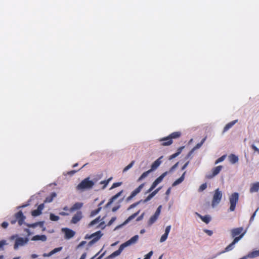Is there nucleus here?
<instances>
[{"label":"nucleus","instance_id":"obj_1","mask_svg":"<svg viewBox=\"0 0 259 259\" xmlns=\"http://www.w3.org/2000/svg\"><path fill=\"white\" fill-rule=\"evenodd\" d=\"M97 182V179H94L93 181L90 180L88 177L83 180L77 186V189L78 190H83L84 189H90L93 188L95 183Z\"/></svg>","mask_w":259,"mask_h":259},{"label":"nucleus","instance_id":"obj_2","mask_svg":"<svg viewBox=\"0 0 259 259\" xmlns=\"http://www.w3.org/2000/svg\"><path fill=\"white\" fill-rule=\"evenodd\" d=\"M238 199L239 194L237 192L232 193L229 197V201L230 203L229 210L230 211H233L235 210L236 206L238 203Z\"/></svg>","mask_w":259,"mask_h":259},{"label":"nucleus","instance_id":"obj_3","mask_svg":"<svg viewBox=\"0 0 259 259\" xmlns=\"http://www.w3.org/2000/svg\"><path fill=\"white\" fill-rule=\"evenodd\" d=\"M26 219V217L23 215L22 211H19L15 214V219L11 220L10 221V223L11 224H15L16 222H18L19 226H21L23 224H24V221Z\"/></svg>","mask_w":259,"mask_h":259},{"label":"nucleus","instance_id":"obj_4","mask_svg":"<svg viewBox=\"0 0 259 259\" xmlns=\"http://www.w3.org/2000/svg\"><path fill=\"white\" fill-rule=\"evenodd\" d=\"M222 198V191H220L219 189H217L214 191V193L212 197V200L211 202L212 206L214 207L215 206L217 205L221 202Z\"/></svg>","mask_w":259,"mask_h":259},{"label":"nucleus","instance_id":"obj_5","mask_svg":"<svg viewBox=\"0 0 259 259\" xmlns=\"http://www.w3.org/2000/svg\"><path fill=\"white\" fill-rule=\"evenodd\" d=\"M29 241V239L27 237L22 238L18 237L16 239L15 244L14 245V248L17 249L18 247L20 246H23L27 244Z\"/></svg>","mask_w":259,"mask_h":259},{"label":"nucleus","instance_id":"obj_6","mask_svg":"<svg viewBox=\"0 0 259 259\" xmlns=\"http://www.w3.org/2000/svg\"><path fill=\"white\" fill-rule=\"evenodd\" d=\"M246 233V230H244L243 228L242 227L232 229L231 230V235L232 237L235 238L243 234V236Z\"/></svg>","mask_w":259,"mask_h":259},{"label":"nucleus","instance_id":"obj_7","mask_svg":"<svg viewBox=\"0 0 259 259\" xmlns=\"http://www.w3.org/2000/svg\"><path fill=\"white\" fill-rule=\"evenodd\" d=\"M82 206L83 203L82 202H76L70 208L66 206L63 207V209L65 211H69L70 212H73L79 210Z\"/></svg>","mask_w":259,"mask_h":259},{"label":"nucleus","instance_id":"obj_8","mask_svg":"<svg viewBox=\"0 0 259 259\" xmlns=\"http://www.w3.org/2000/svg\"><path fill=\"white\" fill-rule=\"evenodd\" d=\"M83 218L82 212L81 211H77L75 213L71 220L70 223L73 224H76L79 222Z\"/></svg>","mask_w":259,"mask_h":259},{"label":"nucleus","instance_id":"obj_9","mask_svg":"<svg viewBox=\"0 0 259 259\" xmlns=\"http://www.w3.org/2000/svg\"><path fill=\"white\" fill-rule=\"evenodd\" d=\"M243 236V234L239 236L238 237H235L232 243H231L229 245H228L225 249L224 252L229 251L232 250L234 247L235 244L238 242Z\"/></svg>","mask_w":259,"mask_h":259},{"label":"nucleus","instance_id":"obj_10","mask_svg":"<svg viewBox=\"0 0 259 259\" xmlns=\"http://www.w3.org/2000/svg\"><path fill=\"white\" fill-rule=\"evenodd\" d=\"M223 168V166L222 165H219L216 167H214L212 169V173L210 175H208L206 176V178L208 179H211L213 178L214 177L219 174L221 170Z\"/></svg>","mask_w":259,"mask_h":259},{"label":"nucleus","instance_id":"obj_11","mask_svg":"<svg viewBox=\"0 0 259 259\" xmlns=\"http://www.w3.org/2000/svg\"><path fill=\"white\" fill-rule=\"evenodd\" d=\"M102 234H101V232L100 231H97L95 233H93L92 234L90 238L94 237L93 240H92L91 241H90L88 243L89 246H91L93 245L94 243H95L96 241H97L102 236Z\"/></svg>","mask_w":259,"mask_h":259},{"label":"nucleus","instance_id":"obj_12","mask_svg":"<svg viewBox=\"0 0 259 259\" xmlns=\"http://www.w3.org/2000/svg\"><path fill=\"white\" fill-rule=\"evenodd\" d=\"M124 248H125V247L123 246V245L122 244H121L120 246H119V248L118 249V250L115 251L112 253H111L110 255H109L107 257V258H108V259L112 258H114V257L119 255L121 253V252L122 251V250H123V249Z\"/></svg>","mask_w":259,"mask_h":259},{"label":"nucleus","instance_id":"obj_13","mask_svg":"<svg viewBox=\"0 0 259 259\" xmlns=\"http://www.w3.org/2000/svg\"><path fill=\"white\" fill-rule=\"evenodd\" d=\"M65 234V237L66 239H70L73 237L75 235V232L68 228H64L62 229Z\"/></svg>","mask_w":259,"mask_h":259},{"label":"nucleus","instance_id":"obj_14","mask_svg":"<svg viewBox=\"0 0 259 259\" xmlns=\"http://www.w3.org/2000/svg\"><path fill=\"white\" fill-rule=\"evenodd\" d=\"M160 145L163 146H169L172 143V140L168 136L159 140Z\"/></svg>","mask_w":259,"mask_h":259},{"label":"nucleus","instance_id":"obj_15","mask_svg":"<svg viewBox=\"0 0 259 259\" xmlns=\"http://www.w3.org/2000/svg\"><path fill=\"white\" fill-rule=\"evenodd\" d=\"M138 238H139L138 235H135L134 236L132 237L130 240H128V241H126L125 242L122 243V244L123 245V246L125 247H126L136 242L138 240Z\"/></svg>","mask_w":259,"mask_h":259},{"label":"nucleus","instance_id":"obj_16","mask_svg":"<svg viewBox=\"0 0 259 259\" xmlns=\"http://www.w3.org/2000/svg\"><path fill=\"white\" fill-rule=\"evenodd\" d=\"M161 188H158L150 194L144 200H142V202L146 203L149 201L154 196H155L158 191L160 190Z\"/></svg>","mask_w":259,"mask_h":259},{"label":"nucleus","instance_id":"obj_17","mask_svg":"<svg viewBox=\"0 0 259 259\" xmlns=\"http://www.w3.org/2000/svg\"><path fill=\"white\" fill-rule=\"evenodd\" d=\"M196 214L198 216L201 220L205 223L206 224H208L211 221V217L209 215H205L204 216L201 215L198 213L196 212Z\"/></svg>","mask_w":259,"mask_h":259},{"label":"nucleus","instance_id":"obj_18","mask_svg":"<svg viewBox=\"0 0 259 259\" xmlns=\"http://www.w3.org/2000/svg\"><path fill=\"white\" fill-rule=\"evenodd\" d=\"M238 120H234L227 123L225 126L224 127L223 133H225L227 131H228L230 128H231L236 122H237Z\"/></svg>","mask_w":259,"mask_h":259},{"label":"nucleus","instance_id":"obj_19","mask_svg":"<svg viewBox=\"0 0 259 259\" xmlns=\"http://www.w3.org/2000/svg\"><path fill=\"white\" fill-rule=\"evenodd\" d=\"M31 240L33 241H38L41 240L42 241H46L47 240V237L45 235H36L34 236L32 238Z\"/></svg>","mask_w":259,"mask_h":259},{"label":"nucleus","instance_id":"obj_20","mask_svg":"<svg viewBox=\"0 0 259 259\" xmlns=\"http://www.w3.org/2000/svg\"><path fill=\"white\" fill-rule=\"evenodd\" d=\"M62 247H59L55 248L53 250L50 251L49 253H45L43 254L42 255L44 257L50 256L52 255L55 254V253L61 251L62 250Z\"/></svg>","mask_w":259,"mask_h":259},{"label":"nucleus","instance_id":"obj_21","mask_svg":"<svg viewBox=\"0 0 259 259\" xmlns=\"http://www.w3.org/2000/svg\"><path fill=\"white\" fill-rule=\"evenodd\" d=\"M44 224V222H38L33 224L24 223V224L26 225L27 227L33 228H35L38 226H40V227H43Z\"/></svg>","mask_w":259,"mask_h":259},{"label":"nucleus","instance_id":"obj_22","mask_svg":"<svg viewBox=\"0 0 259 259\" xmlns=\"http://www.w3.org/2000/svg\"><path fill=\"white\" fill-rule=\"evenodd\" d=\"M123 193V190L120 191L115 195L113 196L109 200L107 203V205H109L112 204L114 201H115L118 197H119Z\"/></svg>","mask_w":259,"mask_h":259},{"label":"nucleus","instance_id":"obj_23","mask_svg":"<svg viewBox=\"0 0 259 259\" xmlns=\"http://www.w3.org/2000/svg\"><path fill=\"white\" fill-rule=\"evenodd\" d=\"M57 196L55 192H52L49 196L46 197L44 201L45 203H50L51 202L54 198Z\"/></svg>","mask_w":259,"mask_h":259},{"label":"nucleus","instance_id":"obj_24","mask_svg":"<svg viewBox=\"0 0 259 259\" xmlns=\"http://www.w3.org/2000/svg\"><path fill=\"white\" fill-rule=\"evenodd\" d=\"M186 173V171H184V173L183 174V175L181 176V177L180 178H179L178 179H177V180H176L173 183L172 186H177V185H179V184L181 183L184 180L185 176Z\"/></svg>","mask_w":259,"mask_h":259},{"label":"nucleus","instance_id":"obj_25","mask_svg":"<svg viewBox=\"0 0 259 259\" xmlns=\"http://www.w3.org/2000/svg\"><path fill=\"white\" fill-rule=\"evenodd\" d=\"M259 189V182H257L253 184L250 188V192L251 193L257 192Z\"/></svg>","mask_w":259,"mask_h":259},{"label":"nucleus","instance_id":"obj_26","mask_svg":"<svg viewBox=\"0 0 259 259\" xmlns=\"http://www.w3.org/2000/svg\"><path fill=\"white\" fill-rule=\"evenodd\" d=\"M184 148V146H182L179 147L178 149L177 152L169 156V159L171 160L173 158H175L177 156H178L182 151L183 149Z\"/></svg>","mask_w":259,"mask_h":259},{"label":"nucleus","instance_id":"obj_27","mask_svg":"<svg viewBox=\"0 0 259 259\" xmlns=\"http://www.w3.org/2000/svg\"><path fill=\"white\" fill-rule=\"evenodd\" d=\"M229 159L230 162L232 164H234L238 161V156L233 154H231L230 155H229Z\"/></svg>","mask_w":259,"mask_h":259},{"label":"nucleus","instance_id":"obj_28","mask_svg":"<svg viewBox=\"0 0 259 259\" xmlns=\"http://www.w3.org/2000/svg\"><path fill=\"white\" fill-rule=\"evenodd\" d=\"M160 158H158L156 160H155L152 164L151 165V168L150 170H153L155 169H156L159 165L160 164L161 161L160 160Z\"/></svg>","mask_w":259,"mask_h":259},{"label":"nucleus","instance_id":"obj_29","mask_svg":"<svg viewBox=\"0 0 259 259\" xmlns=\"http://www.w3.org/2000/svg\"><path fill=\"white\" fill-rule=\"evenodd\" d=\"M181 136L180 132H175L170 134L168 137L172 140L173 139H177Z\"/></svg>","mask_w":259,"mask_h":259},{"label":"nucleus","instance_id":"obj_30","mask_svg":"<svg viewBox=\"0 0 259 259\" xmlns=\"http://www.w3.org/2000/svg\"><path fill=\"white\" fill-rule=\"evenodd\" d=\"M139 212L140 211H138V212L133 214L132 215H131V216H130L125 221V222L123 223V225H125V224H126L127 223H128L130 221H131L132 220L134 219L135 218H136V217H137L138 215V214L139 213Z\"/></svg>","mask_w":259,"mask_h":259},{"label":"nucleus","instance_id":"obj_31","mask_svg":"<svg viewBox=\"0 0 259 259\" xmlns=\"http://www.w3.org/2000/svg\"><path fill=\"white\" fill-rule=\"evenodd\" d=\"M112 177H110L106 180L102 181L100 182V184L103 185L102 187L103 189H104L107 187V186L108 185L109 183L112 180Z\"/></svg>","mask_w":259,"mask_h":259},{"label":"nucleus","instance_id":"obj_32","mask_svg":"<svg viewBox=\"0 0 259 259\" xmlns=\"http://www.w3.org/2000/svg\"><path fill=\"white\" fill-rule=\"evenodd\" d=\"M151 171H152V170L149 169V170H147V171L143 172L142 174V175L139 178L137 181L140 182L143 179H145L146 177H147L148 176V175L149 174V173L151 172Z\"/></svg>","mask_w":259,"mask_h":259},{"label":"nucleus","instance_id":"obj_33","mask_svg":"<svg viewBox=\"0 0 259 259\" xmlns=\"http://www.w3.org/2000/svg\"><path fill=\"white\" fill-rule=\"evenodd\" d=\"M145 183L141 184L138 188H137L135 190H134L132 193L136 196L140 192L142 189L144 187Z\"/></svg>","mask_w":259,"mask_h":259},{"label":"nucleus","instance_id":"obj_34","mask_svg":"<svg viewBox=\"0 0 259 259\" xmlns=\"http://www.w3.org/2000/svg\"><path fill=\"white\" fill-rule=\"evenodd\" d=\"M101 221V217H100V216H99L98 218H97L96 219H95V220L91 221L88 226L89 227H90L91 226L95 225V224H98Z\"/></svg>","mask_w":259,"mask_h":259},{"label":"nucleus","instance_id":"obj_35","mask_svg":"<svg viewBox=\"0 0 259 259\" xmlns=\"http://www.w3.org/2000/svg\"><path fill=\"white\" fill-rule=\"evenodd\" d=\"M259 256L258 250H254L250 252L248 254V256L250 258H254Z\"/></svg>","mask_w":259,"mask_h":259},{"label":"nucleus","instance_id":"obj_36","mask_svg":"<svg viewBox=\"0 0 259 259\" xmlns=\"http://www.w3.org/2000/svg\"><path fill=\"white\" fill-rule=\"evenodd\" d=\"M206 137H205L199 143H197L196 144V145L193 148H192V149L195 151L196 149H199L200 148L201 146L203 145V144L204 143V142L206 140Z\"/></svg>","mask_w":259,"mask_h":259},{"label":"nucleus","instance_id":"obj_37","mask_svg":"<svg viewBox=\"0 0 259 259\" xmlns=\"http://www.w3.org/2000/svg\"><path fill=\"white\" fill-rule=\"evenodd\" d=\"M167 171L163 172L161 176L157 178L155 180V181L157 182L158 184H159L163 180V178L167 175Z\"/></svg>","mask_w":259,"mask_h":259},{"label":"nucleus","instance_id":"obj_38","mask_svg":"<svg viewBox=\"0 0 259 259\" xmlns=\"http://www.w3.org/2000/svg\"><path fill=\"white\" fill-rule=\"evenodd\" d=\"M157 219H158V217L153 214L149 219V220L148 221V225H151L157 220Z\"/></svg>","mask_w":259,"mask_h":259},{"label":"nucleus","instance_id":"obj_39","mask_svg":"<svg viewBox=\"0 0 259 259\" xmlns=\"http://www.w3.org/2000/svg\"><path fill=\"white\" fill-rule=\"evenodd\" d=\"M158 183L156 181H154L151 186L150 188L147 190V193H150L157 186Z\"/></svg>","mask_w":259,"mask_h":259},{"label":"nucleus","instance_id":"obj_40","mask_svg":"<svg viewBox=\"0 0 259 259\" xmlns=\"http://www.w3.org/2000/svg\"><path fill=\"white\" fill-rule=\"evenodd\" d=\"M50 219L52 221H57L59 220V217L53 213H51L50 215Z\"/></svg>","mask_w":259,"mask_h":259},{"label":"nucleus","instance_id":"obj_41","mask_svg":"<svg viewBox=\"0 0 259 259\" xmlns=\"http://www.w3.org/2000/svg\"><path fill=\"white\" fill-rule=\"evenodd\" d=\"M101 207H99L97 209L92 211L91 212L90 217H93L98 214L101 210Z\"/></svg>","mask_w":259,"mask_h":259},{"label":"nucleus","instance_id":"obj_42","mask_svg":"<svg viewBox=\"0 0 259 259\" xmlns=\"http://www.w3.org/2000/svg\"><path fill=\"white\" fill-rule=\"evenodd\" d=\"M41 213V212L39 210H38L37 209H35V210H33L31 211V214L32 215H33V217H36V216H38L39 215H40V214Z\"/></svg>","mask_w":259,"mask_h":259},{"label":"nucleus","instance_id":"obj_43","mask_svg":"<svg viewBox=\"0 0 259 259\" xmlns=\"http://www.w3.org/2000/svg\"><path fill=\"white\" fill-rule=\"evenodd\" d=\"M134 163H135V161H132L128 165H127L126 166H125L124 168L123 171L125 172V171H127V170H128L130 168H131L133 166Z\"/></svg>","mask_w":259,"mask_h":259},{"label":"nucleus","instance_id":"obj_44","mask_svg":"<svg viewBox=\"0 0 259 259\" xmlns=\"http://www.w3.org/2000/svg\"><path fill=\"white\" fill-rule=\"evenodd\" d=\"M142 202V200H141L136 203H134L133 204H132V205H131L130 206V207H128V209H132V208H133L134 207H135L136 206H137L138 204H140L141 202Z\"/></svg>","mask_w":259,"mask_h":259},{"label":"nucleus","instance_id":"obj_45","mask_svg":"<svg viewBox=\"0 0 259 259\" xmlns=\"http://www.w3.org/2000/svg\"><path fill=\"white\" fill-rule=\"evenodd\" d=\"M122 185V182H117L114 183L113 184L111 188H110V190L113 189L115 188H116L117 187H119Z\"/></svg>","mask_w":259,"mask_h":259},{"label":"nucleus","instance_id":"obj_46","mask_svg":"<svg viewBox=\"0 0 259 259\" xmlns=\"http://www.w3.org/2000/svg\"><path fill=\"white\" fill-rule=\"evenodd\" d=\"M207 188V184L206 183L202 184L199 188V191L202 192L204 191L205 189H206Z\"/></svg>","mask_w":259,"mask_h":259},{"label":"nucleus","instance_id":"obj_47","mask_svg":"<svg viewBox=\"0 0 259 259\" xmlns=\"http://www.w3.org/2000/svg\"><path fill=\"white\" fill-rule=\"evenodd\" d=\"M167 237H168V235L164 233L161 237L160 241L161 242H163L165 241L166 240V239L167 238Z\"/></svg>","mask_w":259,"mask_h":259},{"label":"nucleus","instance_id":"obj_48","mask_svg":"<svg viewBox=\"0 0 259 259\" xmlns=\"http://www.w3.org/2000/svg\"><path fill=\"white\" fill-rule=\"evenodd\" d=\"M161 206L160 205L157 209V210H156L155 212L154 213V215H156V217H157L158 218L159 214H160V211H161Z\"/></svg>","mask_w":259,"mask_h":259},{"label":"nucleus","instance_id":"obj_49","mask_svg":"<svg viewBox=\"0 0 259 259\" xmlns=\"http://www.w3.org/2000/svg\"><path fill=\"white\" fill-rule=\"evenodd\" d=\"M226 157V156L225 155H223L222 156H221V157L219 158L215 162V164H217L219 162H221L222 161H223L225 158Z\"/></svg>","mask_w":259,"mask_h":259},{"label":"nucleus","instance_id":"obj_50","mask_svg":"<svg viewBox=\"0 0 259 259\" xmlns=\"http://www.w3.org/2000/svg\"><path fill=\"white\" fill-rule=\"evenodd\" d=\"M203 231L206 233L208 236H211L213 234V232L211 230H208V229H204Z\"/></svg>","mask_w":259,"mask_h":259},{"label":"nucleus","instance_id":"obj_51","mask_svg":"<svg viewBox=\"0 0 259 259\" xmlns=\"http://www.w3.org/2000/svg\"><path fill=\"white\" fill-rule=\"evenodd\" d=\"M153 254V251H150L148 254H147L144 259H150L152 255Z\"/></svg>","mask_w":259,"mask_h":259},{"label":"nucleus","instance_id":"obj_52","mask_svg":"<svg viewBox=\"0 0 259 259\" xmlns=\"http://www.w3.org/2000/svg\"><path fill=\"white\" fill-rule=\"evenodd\" d=\"M7 243L5 240H2L0 241V248H3L5 245H7Z\"/></svg>","mask_w":259,"mask_h":259},{"label":"nucleus","instance_id":"obj_53","mask_svg":"<svg viewBox=\"0 0 259 259\" xmlns=\"http://www.w3.org/2000/svg\"><path fill=\"white\" fill-rule=\"evenodd\" d=\"M194 152V151L192 149L191 150V151L188 153V154L187 155V156H186L185 157V159H188L190 157H191L192 156V155L193 154V152Z\"/></svg>","mask_w":259,"mask_h":259},{"label":"nucleus","instance_id":"obj_54","mask_svg":"<svg viewBox=\"0 0 259 259\" xmlns=\"http://www.w3.org/2000/svg\"><path fill=\"white\" fill-rule=\"evenodd\" d=\"M86 244V241H82L79 243V244L77 246L76 248L78 249L82 246H83L84 244Z\"/></svg>","mask_w":259,"mask_h":259},{"label":"nucleus","instance_id":"obj_55","mask_svg":"<svg viewBox=\"0 0 259 259\" xmlns=\"http://www.w3.org/2000/svg\"><path fill=\"white\" fill-rule=\"evenodd\" d=\"M251 147L254 152H256L257 153H259V149L257 148L254 145L252 144L251 146Z\"/></svg>","mask_w":259,"mask_h":259},{"label":"nucleus","instance_id":"obj_56","mask_svg":"<svg viewBox=\"0 0 259 259\" xmlns=\"http://www.w3.org/2000/svg\"><path fill=\"white\" fill-rule=\"evenodd\" d=\"M170 229H171V226L170 225L167 226L165 228V234H167L168 235L169 232H170Z\"/></svg>","mask_w":259,"mask_h":259},{"label":"nucleus","instance_id":"obj_57","mask_svg":"<svg viewBox=\"0 0 259 259\" xmlns=\"http://www.w3.org/2000/svg\"><path fill=\"white\" fill-rule=\"evenodd\" d=\"M116 217H112L110 221L108 222L107 225L110 226L112 224V223L116 220Z\"/></svg>","mask_w":259,"mask_h":259},{"label":"nucleus","instance_id":"obj_58","mask_svg":"<svg viewBox=\"0 0 259 259\" xmlns=\"http://www.w3.org/2000/svg\"><path fill=\"white\" fill-rule=\"evenodd\" d=\"M179 162H177L175 165H174L170 169L169 172L172 171L175 168H176L178 165Z\"/></svg>","mask_w":259,"mask_h":259},{"label":"nucleus","instance_id":"obj_59","mask_svg":"<svg viewBox=\"0 0 259 259\" xmlns=\"http://www.w3.org/2000/svg\"><path fill=\"white\" fill-rule=\"evenodd\" d=\"M44 204H40V205H38L37 209L41 212L42 209H44Z\"/></svg>","mask_w":259,"mask_h":259},{"label":"nucleus","instance_id":"obj_60","mask_svg":"<svg viewBox=\"0 0 259 259\" xmlns=\"http://www.w3.org/2000/svg\"><path fill=\"white\" fill-rule=\"evenodd\" d=\"M77 171V170H71V171H69L67 172V175H69V176H72L74 174H75Z\"/></svg>","mask_w":259,"mask_h":259},{"label":"nucleus","instance_id":"obj_61","mask_svg":"<svg viewBox=\"0 0 259 259\" xmlns=\"http://www.w3.org/2000/svg\"><path fill=\"white\" fill-rule=\"evenodd\" d=\"M2 227L3 228H7V227L8 226V223L6 222H4L2 225H1Z\"/></svg>","mask_w":259,"mask_h":259},{"label":"nucleus","instance_id":"obj_62","mask_svg":"<svg viewBox=\"0 0 259 259\" xmlns=\"http://www.w3.org/2000/svg\"><path fill=\"white\" fill-rule=\"evenodd\" d=\"M135 195L132 192L131 194L130 195V196H129L127 199H126V201H130V200H131L134 197H135Z\"/></svg>","mask_w":259,"mask_h":259},{"label":"nucleus","instance_id":"obj_63","mask_svg":"<svg viewBox=\"0 0 259 259\" xmlns=\"http://www.w3.org/2000/svg\"><path fill=\"white\" fill-rule=\"evenodd\" d=\"M59 214L62 216H67V215H68L69 214V213L68 212L61 211V212H59Z\"/></svg>","mask_w":259,"mask_h":259},{"label":"nucleus","instance_id":"obj_64","mask_svg":"<svg viewBox=\"0 0 259 259\" xmlns=\"http://www.w3.org/2000/svg\"><path fill=\"white\" fill-rule=\"evenodd\" d=\"M87 256V253L84 252L81 256H80L79 259H85Z\"/></svg>","mask_w":259,"mask_h":259}]
</instances>
